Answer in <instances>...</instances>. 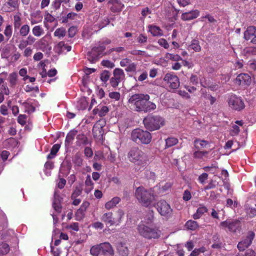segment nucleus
<instances>
[{"instance_id":"f257e3e1","label":"nucleus","mask_w":256,"mask_h":256,"mask_svg":"<svg viewBox=\"0 0 256 256\" xmlns=\"http://www.w3.org/2000/svg\"><path fill=\"white\" fill-rule=\"evenodd\" d=\"M128 104L130 110L138 113H150L156 108V105L150 100V96L143 93L134 94L128 99Z\"/></svg>"},{"instance_id":"f03ea898","label":"nucleus","mask_w":256,"mask_h":256,"mask_svg":"<svg viewBox=\"0 0 256 256\" xmlns=\"http://www.w3.org/2000/svg\"><path fill=\"white\" fill-rule=\"evenodd\" d=\"M135 196L139 203L146 208L151 206L155 200L154 190L151 188L146 189L142 186L136 188Z\"/></svg>"},{"instance_id":"7ed1b4c3","label":"nucleus","mask_w":256,"mask_h":256,"mask_svg":"<svg viewBox=\"0 0 256 256\" xmlns=\"http://www.w3.org/2000/svg\"><path fill=\"white\" fill-rule=\"evenodd\" d=\"M144 127L150 131L159 130L165 124L164 118L159 116L149 114L144 118Z\"/></svg>"},{"instance_id":"20e7f679","label":"nucleus","mask_w":256,"mask_h":256,"mask_svg":"<svg viewBox=\"0 0 256 256\" xmlns=\"http://www.w3.org/2000/svg\"><path fill=\"white\" fill-rule=\"evenodd\" d=\"M130 162L141 166H144L147 163L148 157L146 154L138 147L132 148L128 154Z\"/></svg>"},{"instance_id":"39448f33","label":"nucleus","mask_w":256,"mask_h":256,"mask_svg":"<svg viewBox=\"0 0 256 256\" xmlns=\"http://www.w3.org/2000/svg\"><path fill=\"white\" fill-rule=\"evenodd\" d=\"M124 213L122 210L118 209L114 214L112 212L104 213L101 216V220L109 226H118L122 222Z\"/></svg>"},{"instance_id":"423d86ee","label":"nucleus","mask_w":256,"mask_h":256,"mask_svg":"<svg viewBox=\"0 0 256 256\" xmlns=\"http://www.w3.org/2000/svg\"><path fill=\"white\" fill-rule=\"evenodd\" d=\"M138 230L142 236L148 240L158 238L161 235V231L156 226H150L143 224H139Z\"/></svg>"},{"instance_id":"0eeeda50","label":"nucleus","mask_w":256,"mask_h":256,"mask_svg":"<svg viewBox=\"0 0 256 256\" xmlns=\"http://www.w3.org/2000/svg\"><path fill=\"white\" fill-rule=\"evenodd\" d=\"M152 138V134L149 132L140 128L134 129L131 133V140L137 144H148Z\"/></svg>"},{"instance_id":"6e6552de","label":"nucleus","mask_w":256,"mask_h":256,"mask_svg":"<svg viewBox=\"0 0 256 256\" xmlns=\"http://www.w3.org/2000/svg\"><path fill=\"white\" fill-rule=\"evenodd\" d=\"M160 216L169 218L172 215V209L170 204L164 200H160L154 205Z\"/></svg>"},{"instance_id":"1a4fd4ad","label":"nucleus","mask_w":256,"mask_h":256,"mask_svg":"<svg viewBox=\"0 0 256 256\" xmlns=\"http://www.w3.org/2000/svg\"><path fill=\"white\" fill-rule=\"evenodd\" d=\"M164 82L169 90H176L180 85L178 78L177 76L172 73H168L165 74L164 78Z\"/></svg>"},{"instance_id":"9d476101","label":"nucleus","mask_w":256,"mask_h":256,"mask_svg":"<svg viewBox=\"0 0 256 256\" xmlns=\"http://www.w3.org/2000/svg\"><path fill=\"white\" fill-rule=\"evenodd\" d=\"M105 50L104 46L94 47L87 54L88 60L90 63H96L100 57L104 55V52Z\"/></svg>"},{"instance_id":"9b49d317","label":"nucleus","mask_w":256,"mask_h":256,"mask_svg":"<svg viewBox=\"0 0 256 256\" xmlns=\"http://www.w3.org/2000/svg\"><path fill=\"white\" fill-rule=\"evenodd\" d=\"M125 79L124 70L120 68H116L113 70L112 76L110 78V84L113 88H116L119 84Z\"/></svg>"},{"instance_id":"f8f14e48","label":"nucleus","mask_w":256,"mask_h":256,"mask_svg":"<svg viewBox=\"0 0 256 256\" xmlns=\"http://www.w3.org/2000/svg\"><path fill=\"white\" fill-rule=\"evenodd\" d=\"M219 226L224 230L227 228L231 232H236L240 230V222L238 220H227L220 222Z\"/></svg>"},{"instance_id":"ddd939ff","label":"nucleus","mask_w":256,"mask_h":256,"mask_svg":"<svg viewBox=\"0 0 256 256\" xmlns=\"http://www.w3.org/2000/svg\"><path fill=\"white\" fill-rule=\"evenodd\" d=\"M255 236V234L254 232L248 231L246 236L242 238L237 246L238 250L240 252L244 251L252 244V242Z\"/></svg>"},{"instance_id":"4468645a","label":"nucleus","mask_w":256,"mask_h":256,"mask_svg":"<svg viewBox=\"0 0 256 256\" xmlns=\"http://www.w3.org/2000/svg\"><path fill=\"white\" fill-rule=\"evenodd\" d=\"M228 104L229 106L233 110L240 111L245 108L244 102L240 97L236 95L230 96Z\"/></svg>"},{"instance_id":"2eb2a0df","label":"nucleus","mask_w":256,"mask_h":256,"mask_svg":"<svg viewBox=\"0 0 256 256\" xmlns=\"http://www.w3.org/2000/svg\"><path fill=\"white\" fill-rule=\"evenodd\" d=\"M244 38L247 40H250L252 44H256V27L248 26L244 32Z\"/></svg>"},{"instance_id":"dca6fc26","label":"nucleus","mask_w":256,"mask_h":256,"mask_svg":"<svg viewBox=\"0 0 256 256\" xmlns=\"http://www.w3.org/2000/svg\"><path fill=\"white\" fill-rule=\"evenodd\" d=\"M90 202L88 201H84L80 208L76 210L75 213L76 219L77 220L80 221L85 216V212L90 206Z\"/></svg>"},{"instance_id":"f3484780","label":"nucleus","mask_w":256,"mask_h":256,"mask_svg":"<svg viewBox=\"0 0 256 256\" xmlns=\"http://www.w3.org/2000/svg\"><path fill=\"white\" fill-rule=\"evenodd\" d=\"M108 4L110 5V10L112 12H120L124 8V4L120 0H110Z\"/></svg>"},{"instance_id":"a211bd4d","label":"nucleus","mask_w":256,"mask_h":256,"mask_svg":"<svg viewBox=\"0 0 256 256\" xmlns=\"http://www.w3.org/2000/svg\"><path fill=\"white\" fill-rule=\"evenodd\" d=\"M236 82L239 85H249L251 82V78L247 74H240L237 76Z\"/></svg>"},{"instance_id":"6ab92c4d","label":"nucleus","mask_w":256,"mask_h":256,"mask_svg":"<svg viewBox=\"0 0 256 256\" xmlns=\"http://www.w3.org/2000/svg\"><path fill=\"white\" fill-rule=\"evenodd\" d=\"M102 255L113 256L114 254L112 246L108 242L100 243Z\"/></svg>"},{"instance_id":"aec40b11","label":"nucleus","mask_w":256,"mask_h":256,"mask_svg":"<svg viewBox=\"0 0 256 256\" xmlns=\"http://www.w3.org/2000/svg\"><path fill=\"white\" fill-rule=\"evenodd\" d=\"M199 15V10H195L189 12L182 13L181 16V18L184 21L190 20L196 18Z\"/></svg>"},{"instance_id":"412c9836","label":"nucleus","mask_w":256,"mask_h":256,"mask_svg":"<svg viewBox=\"0 0 256 256\" xmlns=\"http://www.w3.org/2000/svg\"><path fill=\"white\" fill-rule=\"evenodd\" d=\"M179 11V10L175 8L172 6H168L166 9L167 17L171 22L176 19Z\"/></svg>"},{"instance_id":"4be33fe9","label":"nucleus","mask_w":256,"mask_h":256,"mask_svg":"<svg viewBox=\"0 0 256 256\" xmlns=\"http://www.w3.org/2000/svg\"><path fill=\"white\" fill-rule=\"evenodd\" d=\"M62 198L58 194H54L52 202V207L58 213H60L62 210L61 202Z\"/></svg>"},{"instance_id":"5701e85b","label":"nucleus","mask_w":256,"mask_h":256,"mask_svg":"<svg viewBox=\"0 0 256 256\" xmlns=\"http://www.w3.org/2000/svg\"><path fill=\"white\" fill-rule=\"evenodd\" d=\"M77 132L78 131L76 130H72L68 133L64 142L66 147L68 148L70 146Z\"/></svg>"},{"instance_id":"b1692460","label":"nucleus","mask_w":256,"mask_h":256,"mask_svg":"<svg viewBox=\"0 0 256 256\" xmlns=\"http://www.w3.org/2000/svg\"><path fill=\"white\" fill-rule=\"evenodd\" d=\"M28 99L26 101L22 102L21 101L19 102L22 106L25 108L24 112L28 114H32L35 112L36 108L32 104L28 101Z\"/></svg>"},{"instance_id":"393cba45","label":"nucleus","mask_w":256,"mask_h":256,"mask_svg":"<svg viewBox=\"0 0 256 256\" xmlns=\"http://www.w3.org/2000/svg\"><path fill=\"white\" fill-rule=\"evenodd\" d=\"M90 254L92 256H100L102 255L100 244L92 246L90 249Z\"/></svg>"},{"instance_id":"a878e982","label":"nucleus","mask_w":256,"mask_h":256,"mask_svg":"<svg viewBox=\"0 0 256 256\" xmlns=\"http://www.w3.org/2000/svg\"><path fill=\"white\" fill-rule=\"evenodd\" d=\"M120 201V198L118 196L113 198L110 200L108 202L105 204V208L107 210H110L114 208Z\"/></svg>"},{"instance_id":"bb28decb","label":"nucleus","mask_w":256,"mask_h":256,"mask_svg":"<svg viewBox=\"0 0 256 256\" xmlns=\"http://www.w3.org/2000/svg\"><path fill=\"white\" fill-rule=\"evenodd\" d=\"M92 134L94 138H98L103 134L102 127L99 124H95L92 130Z\"/></svg>"},{"instance_id":"cd10ccee","label":"nucleus","mask_w":256,"mask_h":256,"mask_svg":"<svg viewBox=\"0 0 256 256\" xmlns=\"http://www.w3.org/2000/svg\"><path fill=\"white\" fill-rule=\"evenodd\" d=\"M110 72L108 70H104L100 73V80L105 84V86H106L108 80H110Z\"/></svg>"},{"instance_id":"c85d7f7f","label":"nucleus","mask_w":256,"mask_h":256,"mask_svg":"<svg viewBox=\"0 0 256 256\" xmlns=\"http://www.w3.org/2000/svg\"><path fill=\"white\" fill-rule=\"evenodd\" d=\"M60 148V144H54L50 150V153L47 156V158L48 160L52 159L55 157L57 152Z\"/></svg>"},{"instance_id":"c756f323","label":"nucleus","mask_w":256,"mask_h":256,"mask_svg":"<svg viewBox=\"0 0 256 256\" xmlns=\"http://www.w3.org/2000/svg\"><path fill=\"white\" fill-rule=\"evenodd\" d=\"M32 33L35 36L40 37L44 34V31L42 26L38 25L33 27Z\"/></svg>"},{"instance_id":"7c9ffc66","label":"nucleus","mask_w":256,"mask_h":256,"mask_svg":"<svg viewBox=\"0 0 256 256\" xmlns=\"http://www.w3.org/2000/svg\"><path fill=\"white\" fill-rule=\"evenodd\" d=\"M207 212L208 208L206 206H200L197 209L196 212L193 214L192 217L194 220L198 219L203 214Z\"/></svg>"},{"instance_id":"2f4dec72","label":"nucleus","mask_w":256,"mask_h":256,"mask_svg":"<svg viewBox=\"0 0 256 256\" xmlns=\"http://www.w3.org/2000/svg\"><path fill=\"white\" fill-rule=\"evenodd\" d=\"M76 144L78 146L86 145L88 143L87 136L83 134H78L76 136Z\"/></svg>"},{"instance_id":"473e14b6","label":"nucleus","mask_w":256,"mask_h":256,"mask_svg":"<svg viewBox=\"0 0 256 256\" xmlns=\"http://www.w3.org/2000/svg\"><path fill=\"white\" fill-rule=\"evenodd\" d=\"M117 248L120 255L122 256H127L128 254V249L124 244L122 243L120 244Z\"/></svg>"},{"instance_id":"72a5a7b5","label":"nucleus","mask_w":256,"mask_h":256,"mask_svg":"<svg viewBox=\"0 0 256 256\" xmlns=\"http://www.w3.org/2000/svg\"><path fill=\"white\" fill-rule=\"evenodd\" d=\"M18 30H20V36L22 37H26L30 32V27L28 24H25L22 26Z\"/></svg>"},{"instance_id":"f704fd0d","label":"nucleus","mask_w":256,"mask_h":256,"mask_svg":"<svg viewBox=\"0 0 256 256\" xmlns=\"http://www.w3.org/2000/svg\"><path fill=\"white\" fill-rule=\"evenodd\" d=\"M208 142L205 140L196 139L194 141V146L196 149L200 150V148H206Z\"/></svg>"},{"instance_id":"c9c22d12","label":"nucleus","mask_w":256,"mask_h":256,"mask_svg":"<svg viewBox=\"0 0 256 256\" xmlns=\"http://www.w3.org/2000/svg\"><path fill=\"white\" fill-rule=\"evenodd\" d=\"M201 92L202 96L206 100H209L211 104H213L216 102V98L212 96L203 89H201Z\"/></svg>"},{"instance_id":"e433bc0d","label":"nucleus","mask_w":256,"mask_h":256,"mask_svg":"<svg viewBox=\"0 0 256 256\" xmlns=\"http://www.w3.org/2000/svg\"><path fill=\"white\" fill-rule=\"evenodd\" d=\"M22 24V18L18 14L14 16V30H18Z\"/></svg>"},{"instance_id":"4c0bfd02","label":"nucleus","mask_w":256,"mask_h":256,"mask_svg":"<svg viewBox=\"0 0 256 256\" xmlns=\"http://www.w3.org/2000/svg\"><path fill=\"white\" fill-rule=\"evenodd\" d=\"M9 82L10 87H14L18 82V74L16 72H12L9 76Z\"/></svg>"},{"instance_id":"58836bf2","label":"nucleus","mask_w":256,"mask_h":256,"mask_svg":"<svg viewBox=\"0 0 256 256\" xmlns=\"http://www.w3.org/2000/svg\"><path fill=\"white\" fill-rule=\"evenodd\" d=\"M188 48L194 50L196 52H199L201 50V46L200 45L198 40H193L191 44L188 46Z\"/></svg>"},{"instance_id":"ea45409f","label":"nucleus","mask_w":256,"mask_h":256,"mask_svg":"<svg viewBox=\"0 0 256 256\" xmlns=\"http://www.w3.org/2000/svg\"><path fill=\"white\" fill-rule=\"evenodd\" d=\"M186 227L190 230H194L198 227V222L194 220H189L185 224Z\"/></svg>"},{"instance_id":"a19ab883","label":"nucleus","mask_w":256,"mask_h":256,"mask_svg":"<svg viewBox=\"0 0 256 256\" xmlns=\"http://www.w3.org/2000/svg\"><path fill=\"white\" fill-rule=\"evenodd\" d=\"M10 250V246L6 243L2 242L0 244V256L6 254Z\"/></svg>"},{"instance_id":"79ce46f5","label":"nucleus","mask_w":256,"mask_h":256,"mask_svg":"<svg viewBox=\"0 0 256 256\" xmlns=\"http://www.w3.org/2000/svg\"><path fill=\"white\" fill-rule=\"evenodd\" d=\"M70 0H54L52 2V6L56 10H58L61 4H68Z\"/></svg>"},{"instance_id":"37998d69","label":"nucleus","mask_w":256,"mask_h":256,"mask_svg":"<svg viewBox=\"0 0 256 256\" xmlns=\"http://www.w3.org/2000/svg\"><path fill=\"white\" fill-rule=\"evenodd\" d=\"M178 143V140L174 137H170L166 140V148L172 147Z\"/></svg>"},{"instance_id":"c03bdc74","label":"nucleus","mask_w":256,"mask_h":256,"mask_svg":"<svg viewBox=\"0 0 256 256\" xmlns=\"http://www.w3.org/2000/svg\"><path fill=\"white\" fill-rule=\"evenodd\" d=\"M149 31L154 36H158L162 34V30L160 28L155 26H150Z\"/></svg>"},{"instance_id":"a18cd8bd","label":"nucleus","mask_w":256,"mask_h":256,"mask_svg":"<svg viewBox=\"0 0 256 256\" xmlns=\"http://www.w3.org/2000/svg\"><path fill=\"white\" fill-rule=\"evenodd\" d=\"M165 58L166 59L170 60L175 62H178L182 60V58L180 56L177 54H173L170 53H166V54Z\"/></svg>"},{"instance_id":"49530a36","label":"nucleus","mask_w":256,"mask_h":256,"mask_svg":"<svg viewBox=\"0 0 256 256\" xmlns=\"http://www.w3.org/2000/svg\"><path fill=\"white\" fill-rule=\"evenodd\" d=\"M16 43H18V46L19 49L22 50L26 48H28L27 46L30 45L26 40L22 38L18 41V40L16 41Z\"/></svg>"},{"instance_id":"de8ad7c7","label":"nucleus","mask_w":256,"mask_h":256,"mask_svg":"<svg viewBox=\"0 0 256 256\" xmlns=\"http://www.w3.org/2000/svg\"><path fill=\"white\" fill-rule=\"evenodd\" d=\"M218 166L216 164H212L210 166H206L204 167L203 169L206 172H210V173L214 174L216 172Z\"/></svg>"},{"instance_id":"09e8293b","label":"nucleus","mask_w":256,"mask_h":256,"mask_svg":"<svg viewBox=\"0 0 256 256\" xmlns=\"http://www.w3.org/2000/svg\"><path fill=\"white\" fill-rule=\"evenodd\" d=\"M77 16V14L74 12H69L66 16H62V22L66 23L68 22V19L74 20V18Z\"/></svg>"},{"instance_id":"8fccbe9b","label":"nucleus","mask_w":256,"mask_h":256,"mask_svg":"<svg viewBox=\"0 0 256 256\" xmlns=\"http://www.w3.org/2000/svg\"><path fill=\"white\" fill-rule=\"evenodd\" d=\"M66 33V30L64 28H58L54 32V36H55L58 37L59 38H63L65 36Z\"/></svg>"},{"instance_id":"3c124183","label":"nucleus","mask_w":256,"mask_h":256,"mask_svg":"<svg viewBox=\"0 0 256 256\" xmlns=\"http://www.w3.org/2000/svg\"><path fill=\"white\" fill-rule=\"evenodd\" d=\"M208 154L207 151L196 150L194 153V158H202L204 156H206Z\"/></svg>"},{"instance_id":"603ef678","label":"nucleus","mask_w":256,"mask_h":256,"mask_svg":"<svg viewBox=\"0 0 256 256\" xmlns=\"http://www.w3.org/2000/svg\"><path fill=\"white\" fill-rule=\"evenodd\" d=\"M240 131L238 126L234 124L232 126V129L230 130V136H234L238 135Z\"/></svg>"},{"instance_id":"864d4df0","label":"nucleus","mask_w":256,"mask_h":256,"mask_svg":"<svg viewBox=\"0 0 256 256\" xmlns=\"http://www.w3.org/2000/svg\"><path fill=\"white\" fill-rule=\"evenodd\" d=\"M83 160L79 155H76L74 157L73 162L74 164L78 166H82V164Z\"/></svg>"},{"instance_id":"5fc2aeb1","label":"nucleus","mask_w":256,"mask_h":256,"mask_svg":"<svg viewBox=\"0 0 256 256\" xmlns=\"http://www.w3.org/2000/svg\"><path fill=\"white\" fill-rule=\"evenodd\" d=\"M27 116L26 114H20L18 118L17 121L22 126L26 124Z\"/></svg>"},{"instance_id":"6e6d98bb","label":"nucleus","mask_w":256,"mask_h":256,"mask_svg":"<svg viewBox=\"0 0 256 256\" xmlns=\"http://www.w3.org/2000/svg\"><path fill=\"white\" fill-rule=\"evenodd\" d=\"M136 65L134 62H130L126 68L125 70L127 72H134L136 70Z\"/></svg>"},{"instance_id":"4d7b16f0","label":"nucleus","mask_w":256,"mask_h":256,"mask_svg":"<svg viewBox=\"0 0 256 256\" xmlns=\"http://www.w3.org/2000/svg\"><path fill=\"white\" fill-rule=\"evenodd\" d=\"M77 32V28L76 26H70L68 30V36L70 38H73Z\"/></svg>"},{"instance_id":"13d9d810","label":"nucleus","mask_w":256,"mask_h":256,"mask_svg":"<svg viewBox=\"0 0 256 256\" xmlns=\"http://www.w3.org/2000/svg\"><path fill=\"white\" fill-rule=\"evenodd\" d=\"M108 108L106 106H102L100 111L98 112V116L100 117H103L105 116L106 114L108 112Z\"/></svg>"},{"instance_id":"bf43d9fd","label":"nucleus","mask_w":256,"mask_h":256,"mask_svg":"<svg viewBox=\"0 0 256 256\" xmlns=\"http://www.w3.org/2000/svg\"><path fill=\"white\" fill-rule=\"evenodd\" d=\"M109 96L112 99L118 100L120 99V94L119 92H113L109 93Z\"/></svg>"},{"instance_id":"052dcab7","label":"nucleus","mask_w":256,"mask_h":256,"mask_svg":"<svg viewBox=\"0 0 256 256\" xmlns=\"http://www.w3.org/2000/svg\"><path fill=\"white\" fill-rule=\"evenodd\" d=\"M101 64L102 66L108 68H113L114 66V63L108 60H103Z\"/></svg>"},{"instance_id":"680f3d73","label":"nucleus","mask_w":256,"mask_h":256,"mask_svg":"<svg viewBox=\"0 0 256 256\" xmlns=\"http://www.w3.org/2000/svg\"><path fill=\"white\" fill-rule=\"evenodd\" d=\"M190 84L196 86L198 83V78L196 75L192 74L190 78Z\"/></svg>"},{"instance_id":"e2e57ef3","label":"nucleus","mask_w":256,"mask_h":256,"mask_svg":"<svg viewBox=\"0 0 256 256\" xmlns=\"http://www.w3.org/2000/svg\"><path fill=\"white\" fill-rule=\"evenodd\" d=\"M4 34L8 38L11 36L12 34V26L10 25L6 26L4 30Z\"/></svg>"},{"instance_id":"0e129e2a","label":"nucleus","mask_w":256,"mask_h":256,"mask_svg":"<svg viewBox=\"0 0 256 256\" xmlns=\"http://www.w3.org/2000/svg\"><path fill=\"white\" fill-rule=\"evenodd\" d=\"M192 198V194L190 190H186L184 191L182 196V199L184 201H188Z\"/></svg>"},{"instance_id":"69168bd1","label":"nucleus","mask_w":256,"mask_h":256,"mask_svg":"<svg viewBox=\"0 0 256 256\" xmlns=\"http://www.w3.org/2000/svg\"><path fill=\"white\" fill-rule=\"evenodd\" d=\"M160 46L164 47L166 49H168L169 47V44L166 40L164 38H160L158 42Z\"/></svg>"},{"instance_id":"338daca9","label":"nucleus","mask_w":256,"mask_h":256,"mask_svg":"<svg viewBox=\"0 0 256 256\" xmlns=\"http://www.w3.org/2000/svg\"><path fill=\"white\" fill-rule=\"evenodd\" d=\"M55 18L50 14L47 13L44 16V23L46 22H52L54 21Z\"/></svg>"},{"instance_id":"774afa93","label":"nucleus","mask_w":256,"mask_h":256,"mask_svg":"<svg viewBox=\"0 0 256 256\" xmlns=\"http://www.w3.org/2000/svg\"><path fill=\"white\" fill-rule=\"evenodd\" d=\"M235 256H256V252L254 250L248 249L245 252L244 255L238 254Z\"/></svg>"}]
</instances>
